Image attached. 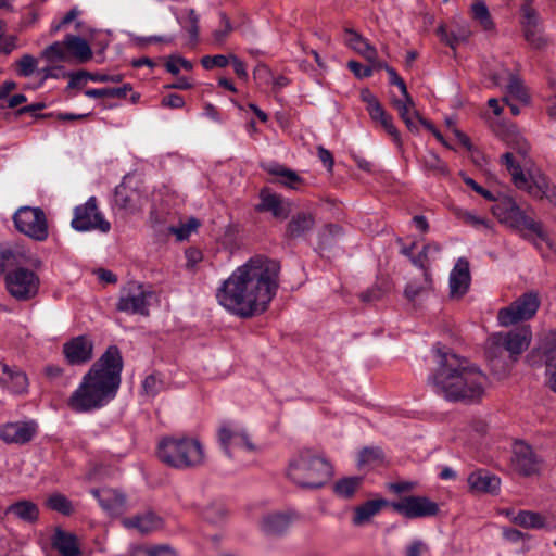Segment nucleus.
<instances>
[{"label": "nucleus", "instance_id": "1", "mask_svg": "<svg viewBox=\"0 0 556 556\" xmlns=\"http://www.w3.org/2000/svg\"><path fill=\"white\" fill-rule=\"evenodd\" d=\"M280 263L263 255L239 266L216 290L217 302L240 318L263 314L276 296Z\"/></svg>", "mask_w": 556, "mask_h": 556}, {"label": "nucleus", "instance_id": "39", "mask_svg": "<svg viewBox=\"0 0 556 556\" xmlns=\"http://www.w3.org/2000/svg\"><path fill=\"white\" fill-rule=\"evenodd\" d=\"M472 18L480 24L484 30L494 28L490 11L483 1H476L471 5Z\"/></svg>", "mask_w": 556, "mask_h": 556}, {"label": "nucleus", "instance_id": "54", "mask_svg": "<svg viewBox=\"0 0 556 556\" xmlns=\"http://www.w3.org/2000/svg\"><path fill=\"white\" fill-rule=\"evenodd\" d=\"M526 362L533 367L542 366L545 364L546 369L548 368V364H552L538 348H534L530 351L526 357Z\"/></svg>", "mask_w": 556, "mask_h": 556}, {"label": "nucleus", "instance_id": "56", "mask_svg": "<svg viewBox=\"0 0 556 556\" xmlns=\"http://www.w3.org/2000/svg\"><path fill=\"white\" fill-rule=\"evenodd\" d=\"M46 106L47 105H46L45 102L31 103L29 105H25V106H22V108L17 109L15 111V115L18 117V116H22V115H24L26 113H31V114H34V116L36 118H42V117H46L47 115L36 114V112L43 110Z\"/></svg>", "mask_w": 556, "mask_h": 556}, {"label": "nucleus", "instance_id": "31", "mask_svg": "<svg viewBox=\"0 0 556 556\" xmlns=\"http://www.w3.org/2000/svg\"><path fill=\"white\" fill-rule=\"evenodd\" d=\"M125 525L128 528H136L142 534H147L161 528L162 519L154 513H146L141 516L126 519Z\"/></svg>", "mask_w": 556, "mask_h": 556}, {"label": "nucleus", "instance_id": "38", "mask_svg": "<svg viewBox=\"0 0 556 556\" xmlns=\"http://www.w3.org/2000/svg\"><path fill=\"white\" fill-rule=\"evenodd\" d=\"M235 438L242 439L241 430L231 426L230 422H223L218 429V441L225 453L230 457V446Z\"/></svg>", "mask_w": 556, "mask_h": 556}, {"label": "nucleus", "instance_id": "30", "mask_svg": "<svg viewBox=\"0 0 556 556\" xmlns=\"http://www.w3.org/2000/svg\"><path fill=\"white\" fill-rule=\"evenodd\" d=\"M432 289L433 281L431 274L429 270H425L420 280L414 279L406 285L404 295L409 302H414L417 298L422 296Z\"/></svg>", "mask_w": 556, "mask_h": 556}, {"label": "nucleus", "instance_id": "14", "mask_svg": "<svg viewBox=\"0 0 556 556\" xmlns=\"http://www.w3.org/2000/svg\"><path fill=\"white\" fill-rule=\"evenodd\" d=\"M153 296L154 293L144 289L142 285L130 282L121 291L116 309L127 314L149 316L150 300Z\"/></svg>", "mask_w": 556, "mask_h": 556}, {"label": "nucleus", "instance_id": "51", "mask_svg": "<svg viewBox=\"0 0 556 556\" xmlns=\"http://www.w3.org/2000/svg\"><path fill=\"white\" fill-rule=\"evenodd\" d=\"M229 59L230 56L224 54L204 55L201 59V65L207 71L214 67L223 68L229 64Z\"/></svg>", "mask_w": 556, "mask_h": 556}, {"label": "nucleus", "instance_id": "42", "mask_svg": "<svg viewBox=\"0 0 556 556\" xmlns=\"http://www.w3.org/2000/svg\"><path fill=\"white\" fill-rule=\"evenodd\" d=\"M515 522L523 528L541 529L545 526L544 517L534 511L521 510L515 517Z\"/></svg>", "mask_w": 556, "mask_h": 556}, {"label": "nucleus", "instance_id": "45", "mask_svg": "<svg viewBox=\"0 0 556 556\" xmlns=\"http://www.w3.org/2000/svg\"><path fill=\"white\" fill-rule=\"evenodd\" d=\"M545 357L551 362L555 363L556 358V330H551L544 334L536 346Z\"/></svg>", "mask_w": 556, "mask_h": 556}, {"label": "nucleus", "instance_id": "47", "mask_svg": "<svg viewBox=\"0 0 556 556\" xmlns=\"http://www.w3.org/2000/svg\"><path fill=\"white\" fill-rule=\"evenodd\" d=\"M227 510L223 503H211L203 510V517L211 523L222 522L226 517Z\"/></svg>", "mask_w": 556, "mask_h": 556}, {"label": "nucleus", "instance_id": "27", "mask_svg": "<svg viewBox=\"0 0 556 556\" xmlns=\"http://www.w3.org/2000/svg\"><path fill=\"white\" fill-rule=\"evenodd\" d=\"M51 546L61 556H79L81 554L77 536L62 530L60 527L54 529V533L51 536Z\"/></svg>", "mask_w": 556, "mask_h": 556}, {"label": "nucleus", "instance_id": "9", "mask_svg": "<svg viewBox=\"0 0 556 556\" xmlns=\"http://www.w3.org/2000/svg\"><path fill=\"white\" fill-rule=\"evenodd\" d=\"M493 215L508 227L522 231L523 229L531 231L539 239L544 241L548 248H552V242L548 239L546 231L541 222H538L518 206V204L510 198H505L492 206Z\"/></svg>", "mask_w": 556, "mask_h": 556}, {"label": "nucleus", "instance_id": "19", "mask_svg": "<svg viewBox=\"0 0 556 556\" xmlns=\"http://www.w3.org/2000/svg\"><path fill=\"white\" fill-rule=\"evenodd\" d=\"M93 343L87 336H78L63 345V353L70 365H81L92 358Z\"/></svg>", "mask_w": 556, "mask_h": 556}, {"label": "nucleus", "instance_id": "18", "mask_svg": "<svg viewBox=\"0 0 556 556\" xmlns=\"http://www.w3.org/2000/svg\"><path fill=\"white\" fill-rule=\"evenodd\" d=\"M511 468L521 476H531L539 469L538 458L532 447L522 442H515L510 457Z\"/></svg>", "mask_w": 556, "mask_h": 556}, {"label": "nucleus", "instance_id": "33", "mask_svg": "<svg viewBox=\"0 0 556 556\" xmlns=\"http://www.w3.org/2000/svg\"><path fill=\"white\" fill-rule=\"evenodd\" d=\"M345 34L348 36L346 42L353 50L362 54L368 62H375L377 55L375 47L353 29H346Z\"/></svg>", "mask_w": 556, "mask_h": 556}, {"label": "nucleus", "instance_id": "2", "mask_svg": "<svg viewBox=\"0 0 556 556\" xmlns=\"http://www.w3.org/2000/svg\"><path fill=\"white\" fill-rule=\"evenodd\" d=\"M123 357L116 345H110L84 375L78 388L67 400L74 413H90L108 405L121 386Z\"/></svg>", "mask_w": 556, "mask_h": 556}, {"label": "nucleus", "instance_id": "60", "mask_svg": "<svg viewBox=\"0 0 556 556\" xmlns=\"http://www.w3.org/2000/svg\"><path fill=\"white\" fill-rule=\"evenodd\" d=\"M428 256H429V253L427 252L426 248L422 247L421 251L417 254V255H414L410 260V263L422 270V273H425V270H429L428 266H427V262H428Z\"/></svg>", "mask_w": 556, "mask_h": 556}, {"label": "nucleus", "instance_id": "55", "mask_svg": "<svg viewBox=\"0 0 556 556\" xmlns=\"http://www.w3.org/2000/svg\"><path fill=\"white\" fill-rule=\"evenodd\" d=\"M349 70L359 79L370 77L372 75V67L365 66L356 61L348 63Z\"/></svg>", "mask_w": 556, "mask_h": 556}, {"label": "nucleus", "instance_id": "4", "mask_svg": "<svg viewBox=\"0 0 556 556\" xmlns=\"http://www.w3.org/2000/svg\"><path fill=\"white\" fill-rule=\"evenodd\" d=\"M505 142L510 151L504 153L500 162L510 174L516 188L526 191L534 199H546L556 206V187L548 177L540 170L531 173L529 176L522 170V165H526L530 151L528 141L521 135L510 132L506 135Z\"/></svg>", "mask_w": 556, "mask_h": 556}, {"label": "nucleus", "instance_id": "15", "mask_svg": "<svg viewBox=\"0 0 556 556\" xmlns=\"http://www.w3.org/2000/svg\"><path fill=\"white\" fill-rule=\"evenodd\" d=\"M142 198L138 181L129 176L124 177L114 191V204L128 213H134L140 208Z\"/></svg>", "mask_w": 556, "mask_h": 556}, {"label": "nucleus", "instance_id": "12", "mask_svg": "<svg viewBox=\"0 0 556 556\" xmlns=\"http://www.w3.org/2000/svg\"><path fill=\"white\" fill-rule=\"evenodd\" d=\"M541 301L536 291H528L521 294L509 306L501 308L497 319L502 326H510L519 321L529 320L534 317Z\"/></svg>", "mask_w": 556, "mask_h": 556}, {"label": "nucleus", "instance_id": "23", "mask_svg": "<svg viewBox=\"0 0 556 556\" xmlns=\"http://www.w3.org/2000/svg\"><path fill=\"white\" fill-rule=\"evenodd\" d=\"M100 506L111 516L122 515L125 510L126 498L124 494L113 489L91 490Z\"/></svg>", "mask_w": 556, "mask_h": 556}, {"label": "nucleus", "instance_id": "36", "mask_svg": "<svg viewBox=\"0 0 556 556\" xmlns=\"http://www.w3.org/2000/svg\"><path fill=\"white\" fill-rule=\"evenodd\" d=\"M363 483L362 477H346L339 479L333 485V492L345 500L352 498Z\"/></svg>", "mask_w": 556, "mask_h": 556}, {"label": "nucleus", "instance_id": "59", "mask_svg": "<svg viewBox=\"0 0 556 556\" xmlns=\"http://www.w3.org/2000/svg\"><path fill=\"white\" fill-rule=\"evenodd\" d=\"M68 76H70V81H68L67 88H71V89L81 88L83 84L88 79V72L87 71H78L75 73H71Z\"/></svg>", "mask_w": 556, "mask_h": 556}, {"label": "nucleus", "instance_id": "61", "mask_svg": "<svg viewBox=\"0 0 556 556\" xmlns=\"http://www.w3.org/2000/svg\"><path fill=\"white\" fill-rule=\"evenodd\" d=\"M185 256L187 260L186 266L188 268H193L199 262L202 261V252L195 248H189L185 252Z\"/></svg>", "mask_w": 556, "mask_h": 556}, {"label": "nucleus", "instance_id": "10", "mask_svg": "<svg viewBox=\"0 0 556 556\" xmlns=\"http://www.w3.org/2000/svg\"><path fill=\"white\" fill-rule=\"evenodd\" d=\"M13 222L21 233L36 241H45L49 236L48 220L40 207H20L13 215Z\"/></svg>", "mask_w": 556, "mask_h": 556}, {"label": "nucleus", "instance_id": "64", "mask_svg": "<svg viewBox=\"0 0 556 556\" xmlns=\"http://www.w3.org/2000/svg\"><path fill=\"white\" fill-rule=\"evenodd\" d=\"M17 37L16 36H8L0 40V53H3L5 55H9L13 50L16 49L17 45Z\"/></svg>", "mask_w": 556, "mask_h": 556}, {"label": "nucleus", "instance_id": "52", "mask_svg": "<svg viewBox=\"0 0 556 556\" xmlns=\"http://www.w3.org/2000/svg\"><path fill=\"white\" fill-rule=\"evenodd\" d=\"M509 94L525 101L527 100V92L522 81L515 75H510L509 84L507 86Z\"/></svg>", "mask_w": 556, "mask_h": 556}, {"label": "nucleus", "instance_id": "26", "mask_svg": "<svg viewBox=\"0 0 556 556\" xmlns=\"http://www.w3.org/2000/svg\"><path fill=\"white\" fill-rule=\"evenodd\" d=\"M314 226L315 217L312 213L298 212L288 222L285 237L289 240L301 238L312 231Z\"/></svg>", "mask_w": 556, "mask_h": 556}, {"label": "nucleus", "instance_id": "35", "mask_svg": "<svg viewBox=\"0 0 556 556\" xmlns=\"http://www.w3.org/2000/svg\"><path fill=\"white\" fill-rule=\"evenodd\" d=\"M437 34L442 42L455 50L459 43L469 38L470 31L464 28L448 29L445 25H440L437 28Z\"/></svg>", "mask_w": 556, "mask_h": 556}, {"label": "nucleus", "instance_id": "37", "mask_svg": "<svg viewBox=\"0 0 556 556\" xmlns=\"http://www.w3.org/2000/svg\"><path fill=\"white\" fill-rule=\"evenodd\" d=\"M422 167L425 170L431 173L434 176H447L448 168L445 162H443L435 153L428 152L422 156Z\"/></svg>", "mask_w": 556, "mask_h": 556}, {"label": "nucleus", "instance_id": "41", "mask_svg": "<svg viewBox=\"0 0 556 556\" xmlns=\"http://www.w3.org/2000/svg\"><path fill=\"white\" fill-rule=\"evenodd\" d=\"M41 58L48 62H64L67 60V50L65 39L63 41H54L45 48L41 52Z\"/></svg>", "mask_w": 556, "mask_h": 556}, {"label": "nucleus", "instance_id": "58", "mask_svg": "<svg viewBox=\"0 0 556 556\" xmlns=\"http://www.w3.org/2000/svg\"><path fill=\"white\" fill-rule=\"evenodd\" d=\"M429 551L428 545L421 540H414L406 548V556H421Z\"/></svg>", "mask_w": 556, "mask_h": 556}, {"label": "nucleus", "instance_id": "29", "mask_svg": "<svg viewBox=\"0 0 556 556\" xmlns=\"http://www.w3.org/2000/svg\"><path fill=\"white\" fill-rule=\"evenodd\" d=\"M65 46L67 50V56L71 55L78 60L80 63H85L89 61L92 56V51L84 38L76 35H66L65 36Z\"/></svg>", "mask_w": 556, "mask_h": 556}, {"label": "nucleus", "instance_id": "46", "mask_svg": "<svg viewBox=\"0 0 556 556\" xmlns=\"http://www.w3.org/2000/svg\"><path fill=\"white\" fill-rule=\"evenodd\" d=\"M16 74L21 77H29L37 70L38 61L31 54H23L20 60L16 61Z\"/></svg>", "mask_w": 556, "mask_h": 556}, {"label": "nucleus", "instance_id": "28", "mask_svg": "<svg viewBox=\"0 0 556 556\" xmlns=\"http://www.w3.org/2000/svg\"><path fill=\"white\" fill-rule=\"evenodd\" d=\"M372 122L379 125L392 138L393 142L401 149L403 141L399 129L393 123V117L383 106H377L369 115Z\"/></svg>", "mask_w": 556, "mask_h": 556}, {"label": "nucleus", "instance_id": "44", "mask_svg": "<svg viewBox=\"0 0 556 556\" xmlns=\"http://www.w3.org/2000/svg\"><path fill=\"white\" fill-rule=\"evenodd\" d=\"M383 460V452L379 447H365L358 454L357 466H372Z\"/></svg>", "mask_w": 556, "mask_h": 556}, {"label": "nucleus", "instance_id": "7", "mask_svg": "<svg viewBox=\"0 0 556 556\" xmlns=\"http://www.w3.org/2000/svg\"><path fill=\"white\" fill-rule=\"evenodd\" d=\"M287 477L302 489H319L332 477V466L326 458L305 450L290 460Z\"/></svg>", "mask_w": 556, "mask_h": 556}, {"label": "nucleus", "instance_id": "13", "mask_svg": "<svg viewBox=\"0 0 556 556\" xmlns=\"http://www.w3.org/2000/svg\"><path fill=\"white\" fill-rule=\"evenodd\" d=\"M72 227L77 231L100 230L109 232L111 224L102 216L98 210L97 199L90 197L86 203L78 205L74 210Z\"/></svg>", "mask_w": 556, "mask_h": 556}, {"label": "nucleus", "instance_id": "20", "mask_svg": "<svg viewBox=\"0 0 556 556\" xmlns=\"http://www.w3.org/2000/svg\"><path fill=\"white\" fill-rule=\"evenodd\" d=\"M0 387L13 394H24L28 389V378L17 366L0 362Z\"/></svg>", "mask_w": 556, "mask_h": 556}, {"label": "nucleus", "instance_id": "24", "mask_svg": "<svg viewBox=\"0 0 556 556\" xmlns=\"http://www.w3.org/2000/svg\"><path fill=\"white\" fill-rule=\"evenodd\" d=\"M467 482L472 492L497 494L501 486V479L485 469L471 472Z\"/></svg>", "mask_w": 556, "mask_h": 556}, {"label": "nucleus", "instance_id": "3", "mask_svg": "<svg viewBox=\"0 0 556 556\" xmlns=\"http://www.w3.org/2000/svg\"><path fill=\"white\" fill-rule=\"evenodd\" d=\"M438 367L428 378L432 391L448 402L475 404L485 393L486 376L467 359L435 349Z\"/></svg>", "mask_w": 556, "mask_h": 556}, {"label": "nucleus", "instance_id": "32", "mask_svg": "<svg viewBox=\"0 0 556 556\" xmlns=\"http://www.w3.org/2000/svg\"><path fill=\"white\" fill-rule=\"evenodd\" d=\"M7 513H11L18 519L28 523H35L39 519L38 506L35 503L26 500L11 504L7 509Z\"/></svg>", "mask_w": 556, "mask_h": 556}, {"label": "nucleus", "instance_id": "48", "mask_svg": "<svg viewBox=\"0 0 556 556\" xmlns=\"http://www.w3.org/2000/svg\"><path fill=\"white\" fill-rule=\"evenodd\" d=\"M163 386L164 383L160 375L151 374L147 376L142 382V392L149 397H154L163 389Z\"/></svg>", "mask_w": 556, "mask_h": 556}, {"label": "nucleus", "instance_id": "22", "mask_svg": "<svg viewBox=\"0 0 556 556\" xmlns=\"http://www.w3.org/2000/svg\"><path fill=\"white\" fill-rule=\"evenodd\" d=\"M521 25L526 40L534 48H541L545 40L541 34L540 17L535 9L531 5L521 7Z\"/></svg>", "mask_w": 556, "mask_h": 556}, {"label": "nucleus", "instance_id": "6", "mask_svg": "<svg viewBox=\"0 0 556 556\" xmlns=\"http://www.w3.org/2000/svg\"><path fill=\"white\" fill-rule=\"evenodd\" d=\"M159 459L178 470L202 467L206 462L202 443L190 437H167L157 445Z\"/></svg>", "mask_w": 556, "mask_h": 556}, {"label": "nucleus", "instance_id": "49", "mask_svg": "<svg viewBox=\"0 0 556 556\" xmlns=\"http://www.w3.org/2000/svg\"><path fill=\"white\" fill-rule=\"evenodd\" d=\"M131 556H175V554L169 546L157 545L153 547H136Z\"/></svg>", "mask_w": 556, "mask_h": 556}, {"label": "nucleus", "instance_id": "34", "mask_svg": "<svg viewBox=\"0 0 556 556\" xmlns=\"http://www.w3.org/2000/svg\"><path fill=\"white\" fill-rule=\"evenodd\" d=\"M289 527L290 518L285 514L268 515L262 521V530L267 535H281Z\"/></svg>", "mask_w": 556, "mask_h": 556}, {"label": "nucleus", "instance_id": "16", "mask_svg": "<svg viewBox=\"0 0 556 556\" xmlns=\"http://www.w3.org/2000/svg\"><path fill=\"white\" fill-rule=\"evenodd\" d=\"M260 202L254 210L258 213H270L276 219H287L291 212V203L280 194L273 192L270 188L264 187L258 193Z\"/></svg>", "mask_w": 556, "mask_h": 556}, {"label": "nucleus", "instance_id": "43", "mask_svg": "<svg viewBox=\"0 0 556 556\" xmlns=\"http://www.w3.org/2000/svg\"><path fill=\"white\" fill-rule=\"evenodd\" d=\"M46 504L51 510L58 511L64 516H70L74 511L72 502L61 493L50 495Z\"/></svg>", "mask_w": 556, "mask_h": 556}, {"label": "nucleus", "instance_id": "50", "mask_svg": "<svg viewBox=\"0 0 556 556\" xmlns=\"http://www.w3.org/2000/svg\"><path fill=\"white\" fill-rule=\"evenodd\" d=\"M219 18L222 28L217 29L213 33V37L215 42L217 43H224L228 35L232 31V25L225 12H219Z\"/></svg>", "mask_w": 556, "mask_h": 556}, {"label": "nucleus", "instance_id": "8", "mask_svg": "<svg viewBox=\"0 0 556 556\" xmlns=\"http://www.w3.org/2000/svg\"><path fill=\"white\" fill-rule=\"evenodd\" d=\"M532 340V331L525 326L508 332H496L489 337L485 343V355L489 359L501 358L504 352L508 353L511 362H517Z\"/></svg>", "mask_w": 556, "mask_h": 556}, {"label": "nucleus", "instance_id": "57", "mask_svg": "<svg viewBox=\"0 0 556 556\" xmlns=\"http://www.w3.org/2000/svg\"><path fill=\"white\" fill-rule=\"evenodd\" d=\"M362 101L367 104L366 110L370 115L374 112V109L377 106H382L376 96H374L368 89H364L361 92Z\"/></svg>", "mask_w": 556, "mask_h": 556}, {"label": "nucleus", "instance_id": "11", "mask_svg": "<svg viewBox=\"0 0 556 556\" xmlns=\"http://www.w3.org/2000/svg\"><path fill=\"white\" fill-rule=\"evenodd\" d=\"M5 288L15 300L29 301L39 292L40 278L28 268L17 267L5 275Z\"/></svg>", "mask_w": 556, "mask_h": 556}, {"label": "nucleus", "instance_id": "25", "mask_svg": "<svg viewBox=\"0 0 556 556\" xmlns=\"http://www.w3.org/2000/svg\"><path fill=\"white\" fill-rule=\"evenodd\" d=\"M264 168L268 174L276 176V179L270 180L271 184H279L293 190H298L304 185V179L296 172L287 168L285 165L270 163Z\"/></svg>", "mask_w": 556, "mask_h": 556}, {"label": "nucleus", "instance_id": "5", "mask_svg": "<svg viewBox=\"0 0 556 556\" xmlns=\"http://www.w3.org/2000/svg\"><path fill=\"white\" fill-rule=\"evenodd\" d=\"M390 505L391 508L407 519H420L434 517L440 513L439 504L427 496L408 495L397 502L389 503L387 500H370L354 509L352 521L355 526H363Z\"/></svg>", "mask_w": 556, "mask_h": 556}, {"label": "nucleus", "instance_id": "53", "mask_svg": "<svg viewBox=\"0 0 556 556\" xmlns=\"http://www.w3.org/2000/svg\"><path fill=\"white\" fill-rule=\"evenodd\" d=\"M459 218H462L466 224H469L476 228H479L481 226L485 227V228H490V220L483 218V217H480V216H477L468 211H464V212H460L458 214Z\"/></svg>", "mask_w": 556, "mask_h": 556}, {"label": "nucleus", "instance_id": "62", "mask_svg": "<svg viewBox=\"0 0 556 556\" xmlns=\"http://www.w3.org/2000/svg\"><path fill=\"white\" fill-rule=\"evenodd\" d=\"M230 62H231V64L233 66V71H235L236 75L240 79L247 80L248 79V72H247L245 64L239 58H237L235 54L230 55L229 63Z\"/></svg>", "mask_w": 556, "mask_h": 556}, {"label": "nucleus", "instance_id": "17", "mask_svg": "<svg viewBox=\"0 0 556 556\" xmlns=\"http://www.w3.org/2000/svg\"><path fill=\"white\" fill-rule=\"evenodd\" d=\"M38 432V425L34 420L7 422L0 428V438L9 444H26Z\"/></svg>", "mask_w": 556, "mask_h": 556}, {"label": "nucleus", "instance_id": "21", "mask_svg": "<svg viewBox=\"0 0 556 556\" xmlns=\"http://www.w3.org/2000/svg\"><path fill=\"white\" fill-rule=\"evenodd\" d=\"M470 281L469 262L466 257H459L450 274V295L457 299L464 296Z\"/></svg>", "mask_w": 556, "mask_h": 556}, {"label": "nucleus", "instance_id": "40", "mask_svg": "<svg viewBox=\"0 0 556 556\" xmlns=\"http://www.w3.org/2000/svg\"><path fill=\"white\" fill-rule=\"evenodd\" d=\"M132 88L130 84H125L122 87L117 88H100V89H88L85 91V94L88 98L100 99V98H125L127 92Z\"/></svg>", "mask_w": 556, "mask_h": 556}, {"label": "nucleus", "instance_id": "63", "mask_svg": "<svg viewBox=\"0 0 556 556\" xmlns=\"http://www.w3.org/2000/svg\"><path fill=\"white\" fill-rule=\"evenodd\" d=\"M162 104L172 109H181L185 105V100L178 93H170L163 98Z\"/></svg>", "mask_w": 556, "mask_h": 556}]
</instances>
